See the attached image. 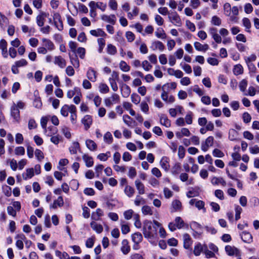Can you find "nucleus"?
<instances>
[{
	"instance_id": "1",
	"label": "nucleus",
	"mask_w": 259,
	"mask_h": 259,
	"mask_svg": "<svg viewBox=\"0 0 259 259\" xmlns=\"http://www.w3.org/2000/svg\"><path fill=\"white\" fill-rule=\"evenodd\" d=\"M143 233L144 237L147 238L151 243L154 242L153 240L157 238V228L152 225L151 221L144 222Z\"/></svg>"
},
{
	"instance_id": "2",
	"label": "nucleus",
	"mask_w": 259,
	"mask_h": 259,
	"mask_svg": "<svg viewBox=\"0 0 259 259\" xmlns=\"http://www.w3.org/2000/svg\"><path fill=\"white\" fill-rule=\"evenodd\" d=\"M175 223L173 222H171L168 224V228L169 230L171 231H174L178 229H181L184 226V222L182 219V218L180 217H177L176 218L175 220Z\"/></svg>"
},
{
	"instance_id": "3",
	"label": "nucleus",
	"mask_w": 259,
	"mask_h": 259,
	"mask_svg": "<svg viewBox=\"0 0 259 259\" xmlns=\"http://www.w3.org/2000/svg\"><path fill=\"white\" fill-rule=\"evenodd\" d=\"M53 18L55 26L59 30H62L63 28V25L61 15L58 13H55L54 14Z\"/></svg>"
},
{
	"instance_id": "4",
	"label": "nucleus",
	"mask_w": 259,
	"mask_h": 259,
	"mask_svg": "<svg viewBox=\"0 0 259 259\" xmlns=\"http://www.w3.org/2000/svg\"><path fill=\"white\" fill-rule=\"evenodd\" d=\"M11 114L15 121L18 122L20 119V111L16 105L14 103L11 108Z\"/></svg>"
},
{
	"instance_id": "5",
	"label": "nucleus",
	"mask_w": 259,
	"mask_h": 259,
	"mask_svg": "<svg viewBox=\"0 0 259 259\" xmlns=\"http://www.w3.org/2000/svg\"><path fill=\"white\" fill-rule=\"evenodd\" d=\"M225 250L229 255H239L240 251L238 248L234 246L227 245L225 247Z\"/></svg>"
},
{
	"instance_id": "6",
	"label": "nucleus",
	"mask_w": 259,
	"mask_h": 259,
	"mask_svg": "<svg viewBox=\"0 0 259 259\" xmlns=\"http://www.w3.org/2000/svg\"><path fill=\"white\" fill-rule=\"evenodd\" d=\"M87 77L92 82H95L97 80V74L96 71L90 67L87 71Z\"/></svg>"
},
{
	"instance_id": "7",
	"label": "nucleus",
	"mask_w": 259,
	"mask_h": 259,
	"mask_svg": "<svg viewBox=\"0 0 259 259\" xmlns=\"http://www.w3.org/2000/svg\"><path fill=\"white\" fill-rule=\"evenodd\" d=\"M184 247L186 249H190L192 244V240L190 236L187 234H184L183 235Z\"/></svg>"
},
{
	"instance_id": "8",
	"label": "nucleus",
	"mask_w": 259,
	"mask_h": 259,
	"mask_svg": "<svg viewBox=\"0 0 259 259\" xmlns=\"http://www.w3.org/2000/svg\"><path fill=\"white\" fill-rule=\"evenodd\" d=\"M54 63L61 68H64L66 66V62L61 56H56L54 58Z\"/></svg>"
},
{
	"instance_id": "9",
	"label": "nucleus",
	"mask_w": 259,
	"mask_h": 259,
	"mask_svg": "<svg viewBox=\"0 0 259 259\" xmlns=\"http://www.w3.org/2000/svg\"><path fill=\"white\" fill-rule=\"evenodd\" d=\"M241 237L243 241L245 243H250L252 242V236L249 232L246 231L242 232Z\"/></svg>"
},
{
	"instance_id": "10",
	"label": "nucleus",
	"mask_w": 259,
	"mask_h": 259,
	"mask_svg": "<svg viewBox=\"0 0 259 259\" xmlns=\"http://www.w3.org/2000/svg\"><path fill=\"white\" fill-rule=\"evenodd\" d=\"M121 244V251L124 254H128L131 250V247L128 244V240L127 239L123 240Z\"/></svg>"
},
{
	"instance_id": "11",
	"label": "nucleus",
	"mask_w": 259,
	"mask_h": 259,
	"mask_svg": "<svg viewBox=\"0 0 259 259\" xmlns=\"http://www.w3.org/2000/svg\"><path fill=\"white\" fill-rule=\"evenodd\" d=\"M101 19L102 20L111 23L113 25L115 24L116 21V18L114 15H111L109 16L107 15H103L101 16Z\"/></svg>"
},
{
	"instance_id": "12",
	"label": "nucleus",
	"mask_w": 259,
	"mask_h": 259,
	"mask_svg": "<svg viewBox=\"0 0 259 259\" xmlns=\"http://www.w3.org/2000/svg\"><path fill=\"white\" fill-rule=\"evenodd\" d=\"M9 21L7 17L0 12V27L5 30L6 27L9 24Z\"/></svg>"
},
{
	"instance_id": "13",
	"label": "nucleus",
	"mask_w": 259,
	"mask_h": 259,
	"mask_svg": "<svg viewBox=\"0 0 259 259\" xmlns=\"http://www.w3.org/2000/svg\"><path fill=\"white\" fill-rule=\"evenodd\" d=\"M72 107H75L73 105H64L61 109L60 113L61 115L64 117H67L68 115V113L71 112Z\"/></svg>"
},
{
	"instance_id": "14",
	"label": "nucleus",
	"mask_w": 259,
	"mask_h": 259,
	"mask_svg": "<svg viewBox=\"0 0 259 259\" xmlns=\"http://www.w3.org/2000/svg\"><path fill=\"white\" fill-rule=\"evenodd\" d=\"M85 127V129L87 130L90 128L91 125L92 123V118L91 116L87 115L84 116L81 121Z\"/></svg>"
},
{
	"instance_id": "15",
	"label": "nucleus",
	"mask_w": 259,
	"mask_h": 259,
	"mask_svg": "<svg viewBox=\"0 0 259 259\" xmlns=\"http://www.w3.org/2000/svg\"><path fill=\"white\" fill-rule=\"evenodd\" d=\"M160 165L162 168H163L166 171H167L170 167L168 158L165 156L163 157L160 161Z\"/></svg>"
},
{
	"instance_id": "16",
	"label": "nucleus",
	"mask_w": 259,
	"mask_h": 259,
	"mask_svg": "<svg viewBox=\"0 0 259 259\" xmlns=\"http://www.w3.org/2000/svg\"><path fill=\"white\" fill-rule=\"evenodd\" d=\"M150 48L154 51L159 49L162 51L165 49L164 45L160 41H154L152 42Z\"/></svg>"
},
{
	"instance_id": "17",
	"label": "nucleus",
	"mask_w": 259,
	"mask_h": 259,
	"mask_svg": "<svg viewBox=\"0 0 259 259\" xmlns=\"http://www.w3.org/2000/svg\"><path fill=\"white\" fill-rule=\"evenodd\" d=\"M194 46L195 49L198 51L205 52L209 49V46L207 44L202 45L198 41L195 42Z\"/></svg>"
},
{
	"instance_id": "18",
	"label": "nucleus",
	"mask_w": 259,
	"mask_h": 259,
	"mask_svg": "<svg viewBox=\"0 0 259 259\" xmlns=\"http://www.w3.org/2000/svg\"><path fill=\"white\" fill-rule=\"evenodd\" d=\"M135 183L139 194L140 195L144 194L145 192L144 184L141 182L139 180H136Z\"/></svg>"
},
{
	"instance_id": "19",
	"label": "nucleus",
	"mask_w": 259,
	"mask_h": 259,
	"mask_svg": "<svg viewBox=\"0 0 259 259\" xmlns=\"http://www.w3.org/2000/svg\"><path fill=\"white\" fill-rule=\"evenodd\" d=\"M160 122L162 125L165 126L166 127H169L171 126L170 120L168 119L167 117L164 114H162L160 116Z\"/></svg>"
},
{
	"instance_id": "20",
	"label": "nucleus",
	"mask_w": 259,
	"mask_h": 259,
	"mask_svg": "<svg viewBox=\"0 0 259 259\" xmlns=\"http://www.w3.org/2000/svg\"><path fill=\"white\" fill-rule=\"evenodd\" d=\"M82 159L85 163V165L87 167H91L93 165L94 161L93 158L89 156L88 154H84L82 156Z\"/></svg>"
},
{
	"instance_id": "21",
	"label": "nucleus",
	"mask_w": 259,
	"mask_h": 259,
	"mask_svg": "<svg viewBox=\"0 0 259 259\" xmlns=\"http://www.w3.org/2000/svg\"><path fill=\"white\" fill-rule=\"evenodd\" d=\"M103 215V211L100 208H97L96 212H94L91 216L92 219L98 221L100 220V217Z\"/></svg>"
},
{
	"instance_id": "22",
	"label": "nucleus",
	"mask_w": 259,
	"mask_h": 259,
	"mask_svg": "<svg viewBox=\"0 0 259 259\" xmlns=\"http://www.w3.org/2000/svg\"><path fill=\"white\" fill-rule=\"evenodd\" d=\"M70 153L71 154H76L77 150L80 151V148L79 146V144L77 142H74L72 143V145L70 147L69 149Z\"/></svg>"
},
{
	"instance_id": "23",
	"label": "nucleus",
	"mask_w": 259,
	"mask_h": 259,
	"mask_svg": "<svg viewBox=\"0 0 259 259\" xmlns=\"http://www.w3.org/2000/svg\"><path fill=\"white\" fill-rule=\"evenodd\" d=\"M211 183L213 185L221 184L223 186L226 185V182L223 178L221 177H213L211 181Z\"/></svg>"
},
{
	"instance_id": "24",
	"label": "nucleus",
	"mask_w": 259,
	"mask_h": 259,
	"mask_svg": "<svg viewBox=\"0 0 259 259\" xmlns=\"http://www.w3.org/2000/svg\"><path fill=\"white\" fill-rule=\"evenodd\" d=\"M42 42L44 43V46L49 51H52L55 49V46L53 42L47 38H43L42 39Z\"/></svg>"
},
{
	"instance_id": "25",
	"label": "nucleus",
	"mask_w": 259,
	"mask_h": 259,
	"mask_svg": "<svg viewBox=\"0 0 259 259\" xmlns=\"http://www.w3.org/2000/svg\"><path fill=\"white\" fill-rule=\"evenodd\" d=\"M64 204L63 199L62 196H59L57 200H55L53 204L50 206L51 208L56 209L58 206H62Z\"/></svg>"
},
{
	"instance_id": "26",
	"label": "nucleus",
	"mask_w": 259,
	"mask_h": 259,
	"mask_svg": "<svg viewBox=\"0 0 259 259\" xmlns=\"http://www.w3.org/2000/svg\"><path fill=\"white\" fill-rule=\"evenodd\" d=\"M85 145L91 151H95L97 149V144L92 140H87L85 141Z\"/></svg>"
},
{
	"instance_id": "27",
	"label": "nucleus",
	"mask_w": 259,
	"mask_h": 259,
	"mask_svg": "<svg viewBox=\"0 0 259 259\" xmlns=\"http://www.w3.org/2000/svg\"><path fill=\"white\" fill-rule=\"evenodd\" d=\"M142 240L143 236L140 232H136L132 235V240L134 243H140Z\"/></svg>"
},
{
	"instance_id": "28",
	"label": "nucleus",
	"mask_w": 259,
	"mask_h": 259,
	"mask_svg": "<svg viewBox=\"0 0 259 259\" xmlns=\"http://www.w3.org/2000/svg\"><path fill=\"white\" fill-rule=\"evenodd\" d=\"M91 35L98 37V36H105L106 34L101 29H97L96 30H92L90 31Z\"/></svg>"
},
{
	"instance_id": "29",
	"label": "nucleus",
	"mask_w": 259,
	"mask_h": 259,
	"mask_svg": "<svg viewBox=\"0 0 259 259\" xmlns=\"http://www.w3.org/2000/svg\"><path fill=\"white\" fill-rule=\"evenodd\" d=\"M47 17L45 13H42L36 17V22L39 26H42L44 25L45 17Z\"/></svg>"
},
{
	"instance_id": "30",
	"label": "nucleus",
	"mask_w": 259,
	"mask_h": 259,
	"mask_svg": "<svg viewBox=\"0 0 259 259\" xmlns=\"http://www.w3.org/2000/svg\"><path fill=\"white\" fill-rule=\"evenodd\" d=\"M34 176V169L33 168H27L26 170V173L22 175L24 180H26L27 179H30Z\"/></svg>"
},
{
	"instance_id": "31",
	"label": "nucleus",
	"mask_w": 259,
	"mask_h": 259,
	"mask_svg": "<svg viewBox=\"0 0 259 259\" xmlns=\"http://www.w3.org/2000/svg\"><path fill=\"white\" fill-rule=\"evenodd\" d=\"M50 118V115L43 116L41 117L40 120L41 126L46 132H47V124Z\"/></svg>"
},
{
	"instance_id": "32",
	"label": "nucleus",
	"mask_w": 259,
	"mask_h": 259,
	"mask_svg": "<svg viewBox=\"0 0 259 259\" xmlns=\"http://www.w3.org/2000/svg\"><path fill=\"white\" fill-rule=\"evenodd\" d=\"M123 120L124 122L128 126H132L135 121L128 115H123Z\"/></svg>"
},
{
	"instance_id": "33",
	"label": "nucleus",
	"mask_w": 259,
	"mask_h": 259,
	"mask_svg": "<svg viewBox=\"0 0 259 259\" xmlns=\"http://www.w3.org/2000/svg\"><path fill=\"white\" fill-rule=\"evenodd\" d=\"M91 226L92 228L96 231L98 233H100L103 231V227L101 225L98 224L95 222L91 223Z\"/></svg>"
},
{
	"instance_id": "34",
	"label": "nucleus",
	"mask_w": 259,
	"mask_h": 259,
	"mask_svg": "<svg viewBox=\"0 0 259 259\" xmlns=\"http://www.w3.org/2000/svg\"><path fill=\"white\" fill-rule=\"evenodd\" d=\"M121 90L123 97L127 98L130 96L131 94V89L127 85L125 84L122 87Z\"/></svg>"
},
{
	"instance_id": "35",
	"label": "nucleus",
	"mask_w": 259,
	"mask_h": 259,
	"mask_svg": "<svg viewBox=\"0 0 259 259\" xmlns=\"http://www.w3.org/2000/svg\"><path fill=\"white\" fill-rule=\"evenodd\" d=\"M69 58L70 60L71 63L75 68H78L79 67V61L77 58V55H75L74 57H72L69 54Z\"/></svg>"
},
{
	"instance_id": "36",
	"label": "nucleus",
	"mask_w": 259,
	"mask_h": 259,
	"mask_svg": "<svg viewBox=\"0 0 259 259\" xmlns=\"http://www.w3.org/2000/svg\"><path fill=\"white\" fill-rule=\"evenodd\" d=\"M124 193L128 197H132L135 193V189L131 186L126 185L124 188Z\"/></svg>"
},
{
	"instance_id": "37",
	"label": "nucleus",
	"mask_w": 259,
	"mask_h": 259,
	"mask_svg": "<svg viewBox=\"0 0 259 259\" xmlns=\"http://www.w3.org/2000/svg\"><path fill=\"white\" fill-rule=\"evenodd\" d=\"M71 115L70 119L72 123L74 124L76 120L77 115H76V107H72L71 110Z\"/></svg>"
},
{
	"instance_id": "38",
	"label": "nucleus",
	"mask_w": 259,
	"mask_h": 259,
	"mask_svg": "<svg viewBox=\"0 0 259 259\" xmlns=\"http://www.w3.org/2000/svg\"><path fill=\"white\" fill-rule=\"evenodd\" d=\"M243 69L240 64L236 65L233 68V73L235 75H238L243 73Z\"/></svg>"
},
{
	"instance_id": "39",
	"label": "nucleus",
	"mask_w": 259,
	"mask_h": 259,
	"mask_svg": "<svg viewBox=\"0 0 259 259\" xmlns=\"http://www.w3.org/2000/svg\"><path fill=\"white\" fill-rule=\"evenodd\" d=\"M104 141L108 144H110L113 142V137L110 132H107L104 136Z\"/></svg>"
},
{
	"instance_id": "40",
	"label": "nucleus",
	"mask_w": 259,
	"mask_h": 259,
	"mask_svg": "<svg viewBox=\"0 0 259 259\" xmlns=\"http://www.w3.org/2000/svg\"><path fill=\"white\" fill-rule=\"evenodd\" d=\"M142 213L144 215H150L153 214V211L150 206L148 205H144L142 208Z\"/></svg>"
},
{
	"instance_id": "41",
	"label": "nucleus",
	"mask_w": 259,
	"mask_h": 259,
	"mask_svg": "<svg viewBox=\"0 0 259 259\" xmlns=\"http://www.w3.org/2000/svg\"><path fill=\"white\" fill-rule=\"evenodd\" d=\"M107 51L111 55H114L117 53L116 47L112 44H108L107 45Z\"/></svg>"
},
{
	"instance_id": "42",
	"label": "nucleus",
	"mask_w": 259,
	"mask_h": 259,
	"mask_svg": "<svg viewBox=\"0 0 259 259\" xmlns=\"http://www.w3.org/2000/svg\"><path fill=\"white\" fill-rule=\"evenodd\" d=\"M172 206L175 211L180 210L182 207V203L180 201L178 200H175L172 202Z\"/></svg>"
},
{
	"instance_id": "43",
	"label": "nucleus",
	"mask_w": 259,
	"mask_h": 259,
	"mask_svg": "<svg viewBox=\"0 0 259 259\" xmlns=\"http://www.w3.org/2000/svg\"><path fill=\"white\" fill-rule=\"evenodd\" d=\"M203 250V247L202 245L200 243H198L194 247V254L196 255H199Z\"/></svg>"
},
{
	"instance_id": "44",
	"label": "nucleus",
	"mask_w": 259,
	"mask_h": 259,
	"mask_svg": "<svg viewBox=\"0 0 259 259\" xmlns=\"http://www.w3.org/2000/svg\"><path fill=\"white\" fill-rule=\"evenodd\" d=\"M119 68L121 70L124 72H127L130 70V66L124 61H121L120 62Z\"/></svg>"
},
{
	"instance_id": "45",
	"label": "nucleus",
	"mask_w": 259,
	"mask_h": 259,
	"mask_svg": "<svg viewBox=\"0 0 259 259\" xmlns=\"http://www.w3.org/2000/svg\"><path fill=\"white\" fill-rule=\"evenodd\" d=\"M231 5L229 3H225L224 5V14L227 16H230L231 13Z\"/></svg>"
},
{
	"instance_id": "46",
	"label": "nucleus",
	"mask_w": 259,
	"mask_h": 259,
	"mask_svg": "<svg viewBox=\"0 0 259 259\" xmlns=\"http://www.w3.org/2000/svg\"><path fill=\"white\" fill-rule=\"evenodd\" d=\"M204 202L202 200H197L195 203V206L199 210L202 209L203 212H206V208L204 207Z\"/></svg>"
},
{
	"instance_id": "47",
	"label": "nucleus",
	"mask_w": 259,
	"mask_h": 259,
	"mask_svg": "<svg viewBox=\"0 0 259 259\" xmlns=\"http://www.w3.org/2000/svg\"><path fill=\"white\" fill-rule=\"evenodd\" d=\"M57 132V128L53 126H49L47 129V135L48 136H52L53 135H55Z\"/></svg>"
},
{
	"instance_id": "48",
	"label": "nucleus",
	"mask_w": 259,
	"mask_h": 259,
	"mask_svg": "<svg viewBox=\"0 0 259 259\" xmlns=\"http://www.w3.org/2000/svg\"><path fill=\"white\" fill-rule=\"evenodd\" d=\"M132 101L135 104H138L141 101L140 97L136 93H133L131 95Z\"/></svg>"
},
{
	"instance_id": "49",
	"label": "nucleus",
	"mask_w": 259,
	"mask_h": 259,
	"mask_svg": "<svg viewBox=\"0 0 259 259\" xmlns=\"http://www.w3.org/2000/svg\"><path fill=\"white\" fill-rule=\"evenodd\" d=\"M211 22L212 24L216 26H220L221 24V19L217 16H214L212 17Z\"/></svg>"
},
{
	"instance_id": "50",
	"label": "nucleus",
	"mask_w": 259,
	"mask_h": 259,
	"mask_svg": "<svg viewBox=\"0 0 259 259\" xmlns=\"http://www.w3.org/2000/svg\"><path fill=\"white\" fill-rule=\"evenodd\" d=\"M141 65L143 68L147 71H149L152 67V66L147 60L143 61Z\"/></svg>"
},
{
	"instance_id": "51",
	"label": "nucleus",
	"mask_w": 259,
	"mask_h": 259,
	"mask_svg": "<svg viewBox=\"0 0 259 259\" xmlns=\"http://www.w3.org/2000/svg\"><path fill=\"white\" fill-rule=\"evenodd\" d=\"M243 24L246 29H248L247 31L250 32L249 29L251 27V23L249 19L244 18L242 20Z\"/></svg>"
},
{
	"instance_id": "52",
	"label": "nucleus",
	"mask_w": 259,
	"mask_h": 259,
	"mask_svg": "<svg viewBox=\"0 0 259 259\" xmlns=\"http://www.w3.org/2000/svg\"><path fill=\"white\" fill-rule=\"evenodd\" d=\"M247 85V81L245 79L242 80L240 82L239 85V89H240V91L244 92L246 90Z\"/></svg>"
},
{
	"instance_id": "53",
	"label": "nucleus",
	"mask_w": 259,
	"mask_h": 259,
	"mask_svg": "<svg viewBox=\"0 0 259 259\" xmlns=\"http://www.w3.org/2000/svg\"><path fill=\"white\" fill-rule=\"evenodd\" d=\"M134 211L132 209H128L124 212L123 215L126 220H130L134 215Z\"/></svg>"
},
{
	"instance_id": "54",
	"label": "nucleus",
	"mask_w": 259,
	"mask_h": 259,
	"mask_svg": "<svg viewBox=\"0 0 259 259\" xmlns=\"http://www.w3.org/2000/svg\"><path fill=\"white\" fill-rule=\"evenodd\" d=\"M98 42L99 46V52L101 53L102 52L103 48L105 45V40L104 39L100 38L98 39Z\"/></svg>"
},
{
	"instance_id": "55",
	"label": "nucleus",
	"mask_w": 259,
	"mask_h": 259,
	"mask_svg": "<svg viewBox=\"0 0 259 259\" xmlns=\"http://www.w3.org/2000/svg\"><path fill=\"white\" fill-rule=\"evenodd\" d=\"M15 153L17 155H23L25 154V149L23 147H17L15 149Z\"/></svg>"
},
{
	"instance_id": "56",
	"label": "nucleus",
	"mask_w": 259,
	"mask_h": 259,
	"mask_svg": "<svg viewBox=\"0 0 259 259\" xmlns=\"http://www.w3.org/2000/svg\"><path fill=\"white\" fill-rule=\"evenodd\" d=\"M157 31L155 32V35L158 38H165L166 34L164 33V30L162 29H158Z\"/></svg>"
},
{
	"instance_id": "57",
	"label": "nucleus",
	"mask_w": 259,
	"mask_h": 259,
	"mask_svg": "<svg viewBox=\"0 0 259 259\" xmlns=\"http://www.w3.org/2000/svg\"><path fill=\"white\" fill-rule=\"evenodd\" d=\"M152 174L157 178L161 177L162 174L160 170L157 167H154L151 170Z\"/></svg>"
},
{
	"instance_id": "58",
	"label": "nucleus",
	"mask_w": 259,
	"mask_h": 259,
	"mask_svg": "<svg viewBox=\"0 0 259 259\" xmlns=\"http://www.w3.org/2000/svg\"><path fill=\"white\" fill-rule=\"evenodd\" d=\"M136 175L137 171L136 168L134 167H130L129 168V171L128 173V177L131 179H133L136 176Z\"/></svg>"
},
{
	"instance_id": "59",
	"label": "nucleus",
	"mask_w": 259,
	"mask_h": 259,
	"mask_svg": "<svg viewBox=\"0 0 259 259\" xmlns=\"http://www.w3.org/2000/svg\"><path fill=\"white\" fill-rule=\"evenodd\" d=\"M62 132L66 138L68 139H70L71 138V135L69 129L67 127L63 126L62 128Z\"/></svg>"
},
{
	"instance_id": "60",
	"label": "nucleus",
	"mask_w": 259,
	"mask_h": 259,
	"mask_svg": "<svg viewBox=\"0 0 259 259\" xmlns=\"http://www.w3.org/2000/svg\"><path fill=\"white\" fill-rule=\"evenodd\" d=\"M35 155L39 161H41L42 159L44 158V154L39 149H36L35 151Z\"/></svg>"
},
{
	"instance_id": "61",
	"label": "nucleus",
	"mask_w": 259,
	"mask_h": 259,
	"mask_svg": "<svg viewBox=\"0 0 259 259\" xmlns=\"http://www.w3.org/2000/svg\"><path fill=\"white\" fill-rule=\"evenodd\" d=\"M242 211V208L239 205L235 207V220H238L240 218V214Z\"/></svg>"
},
{
	"instance_id": "62",
	"label": "nucleus",
	"mask_w": 259,
	"mask_h": 259,
	"mask_svg": "<svg viewBox=\"0 0 259 259\" xmlns=\"http://www.w3.org/2000/svg\"><path fill=\"white\" fill-rule=\"evenodd\" d=\"M212 154L215 157H223L224 156V153L218 149H214L213 150Z\"/></svg>"
},
{
	"instance_id": "63",
	"label": "nucleus",
	"mask_w": 259,
	"mask_h": 259,
	"mask_svg": "<svg viewBox=\"0 0 259 259\" xmlns=\"http://www.w3.org/2000/svg\"><path fill=\"white\" fill-rule=\"evenodd\" d=\"M77 53L79 55V57L81 59H83L85 56V50L84 48L82 47H79L76 50Z\"/></svg>"
},
{
	"instance_id": "64",
	"label": "nucleus",
	"mask_w": 259,
	"mask_h": 259,
	"mask_svg": "<svg viewBox=\"0 0 259 259\" xmlns=\"http://www.w3.org/2000/svg\"><path fill=\"white\" fill-rule=\"evenodd\" d=\"M242 118L243 121L246 123H249L251 119L250 115L247 112H244L243 114Z\"/></svg>"
}]
</instances>
